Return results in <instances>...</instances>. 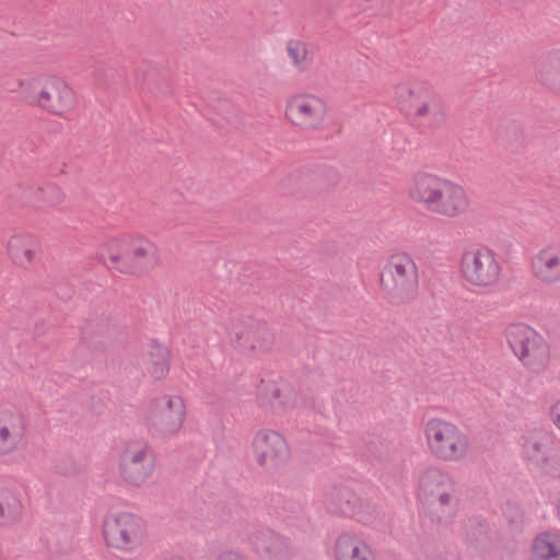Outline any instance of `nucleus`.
Returning a JSON list of instances; mask_svg holds the SVG:
<instances>
[{
	"label": "nucleus",
	"instance_id": "nucleus-6",
	"mask_svg": "<svg viewBox=\"0 0 560 560\" xmlns=\"http://www.w3.org/2000/svg\"><path fill=\"white\" fill-rule=\"evenodd\" d=\"M381 285L393 303H405L418 291V268L408 254L393 255L384 266Z\"/></svg>",
	"mask_w": 560,
	"mask_h": 560
},
{
	"label": "nucleus",
	"instance_id": "nucleus-2",
	"mask_svg": "<svg viewBox=\"0 0 560 560\" xmlns=\"http://www.w3.org/2000/svg\"><path fill=\"white\" fill-rule=\"evenodd\" d=\"M418 495L431 522L447 524L455 516L457 500L454 481L443 469L429 467L420 474Z\"/></svg>",
	"mask_w": 560,
	"mask_h": 560
},
{
	"label": "nucleus",
	"instance_id": "nucleus-10",
	"mask_svg": "<svg viewBox=\"0 0 560 560\" xmlns=\"http://www.w3.org/2000/svg\"><path fill=\"white\" fill-rule=\"evenodd\" d=\"M103 535L108 547L133 551L140 545V518L128 512L109 514L103 522Z\"/></svg>",
	"mask_w": 560,
	"mask_h": 560
},
{
	"label": "nucleus",
	"instance_id": "nucleus-24",
	"mask_svg": "<svg viewBox=\"0 0 560 560\" xmlns=\"http://www.w3.org/2000/svg\"><path fill=\"white\" fill-rule=\"evenodd\" d=\"M285 52L294 68H303L312 65L313 49L311 45L298 38H291L285 43Z\"/></svg>",
	"mask_w": 560,
	"mask_h": 560
},
{
	"label": "nucleus",
	"instance_id": "nucleus-28",
	"mask_svg": "<svg viewBox=\"0 0 560 560\" xmlns=\"http://www.w3.org/2000/svg\"><path fill=\"white\" fill-rule=\"evenodd\" d=\"M63 198V194L61 190L56 186H49L47 187L45 191V199L46 202L50 206H55L59 203Z\"/></svg>",
	"mask_w": 560,
	"mask_h": 560
},
{
	"label": "nucleus",
	"instance_id": "nucleus-4",
	"mask_svg": "<svg viewBox=\"0 0 560 560\" xmlns=\"http://www.w3.org/2000/svg\"><path fill=\"white\" fill-rule=\"evenodd\" d=\"M423 434L429 452L438 459L457 463L468 455V436L451 421L430 418L424 424Z\"/></svg>",
	"mask_w": 560,
	"mask_h": 560
},
{
	"label": "nucleus",
	"instance_id": "nucleus-17",
	"mask_svg": "<svg viewBox=\"0 0 560 560\" xmlns=\"http://www.w3.org/2000/svg\"><path fill=\"white\" fill-rule=\"evenodd\" d=\"M332 553L335 560H377L376 553L361 536L345 532L337 536Z\"/></svg>",
	"mask_w": 560,
	"mask_h": 560
},
{
	"label": "nucleus",
	"instance_id": "nucleus-3",
	"mask_svg": "<svg viewBox=\"0 0 560 560\" xmlns=\"http://www.w3.org/2000/svg\"><path fill=\"white\" fill-rule=\"evenodd\" d=\"M19 93L27 104L62 117L71 113L77 105L73 90L65 81L56 78L37 77L21 80Z\"/></svg>",
	"mask_w": 560,
	"mask_h": 560
},
{
	"label": "nucleus",
	"instance_id": "nucleus-21",
	"mask_svg": "<svg viewBox=\"0 0 560 560\" xmlns=\"http://www.w3.org/2000/svg\"><path fill=\"white\" fill-rule=\"evenodd\" d=\"M533 560H560V533L544 532L532 545Z\"/></svg>",
	"mask_w": 560,
	"mask_h": 560
},
{
	"label": "nucleus",
	"instance_id": "nucleus-31",
	"mask_svg": "<svg viewBox=\"0 0 560 560\" xmlns=\"http://www.w3.org/2000/svg\"><path fill=\"white\" fill-rule=\"evenodd\" d=\"M546 63L549 67L560 70V48H555L546 52Z\"/></svg>",
	"mask_w": 560,
	"mask_h": 560
},
{
	"label": "nucleus",
	"instance_id": "nucleus-26",
	"mask_svg": "<svg viewBox=\"0 0 560 560\" xmlns=\"http://www.w3.org/2000/svg\"><path fill=\"white\" fill-rule=\"evenodd\" d=\"M270 404L273 408H289L294 406V395L290 388L280 389L272 385L270 387Z\"/></svg>",
	"mask_w": 560,
	"mask_h": 560
},
{
	"label": "nucleus",
	"instance_id": "nucleus-30",
	"mask_svg": "<svg viewBox=\"0 0 560 560\" xmlns=\"http://www.w3.org/2000/svg\"><path fill=\"white\" fill-rule=\"evenodd\" d=\"M540 80L553 90H560V72H541Z\"/></svg>",
	"mask_w": 560,
	"mask_h": 560
},
{
	"label": "nucleus",
	"instance_id": "nucleus-32",
	"mask_svg": "<svg viewBox=\"0 0 560 560\" xmlns=\"http://www.w3.org/2000/svg\"><path fill=\"white\" fill-rule=\"evenodd\" d=\"M217 560H248L245 556L242 553L235 552V551H223L219 555Z\"/></svg>",
	"mask_w": 560,
	"mask_h": 560
},
{
	"label": "nucleus",
	"instance_id": "nucleus-19",
	"mask_svg": "<svg viewBox=\"0 0 560 560\" xmlns=\"http://www.w3.org/2000/svg\"><path fill=\"white\" fill-rule=\"evenodd\" d=\"M25 435L24 419L19 413L0 412V455L13 453Z\"/></svg>",
	"mask_w": 560,
	"mask_h": 560
},
{
	"label": "nucleus",
	"instance_id": "nucleus-1",
	"mask_svg": "<svg viewBox=\"0 0 560 560\" xmlns=\"http://www.w3.org/2000/svg\"><path fill=\"white\" fill-rule=\"evenodd\" d=\"M409 197L427 210L446 218L460 217L469 207L463 186L427 173L415 176L409 187Z\"/></svg>",
	"mask_w": 560,
	"mask_h": 560
},
{
	"label": "nucleus",
	"instance_id": "nucleus-16",
	"mask_svg": "<svg viewBox=\"0 0 560 560\" xmlns=\"http://www.w3.org/2000/svg\"><path fill=\"white\" fill-rule=\"evenodd\" d=\"M140 248L131 250L124 241L113 240L103 245L98 252V258L108 267L121 273H133L137 270Z\"/></svg>",
	"mask_w": 560,
	"mask_h": 560
},
{
	"label": "nucleus",
	"instance_id": "nucleus-22",
	"mask_svg": "<svg viewBox=\"0 0 560 560\" xmlns=\"http://www.w3.org/2000/svg\"><path fill=\"white\" fill-rule=\"evenodd\" d=\"M119 469L122 478L131 483L138 485L140 479V444L137 441L130 442L122 451L119 460Z\"/></svg>",
	"mask_w": 560,
	"mask_h": 560
},
{
	"label": "nucleus",
	"instance_id": "nucleus-13",
	"mask_svg": "<svg viewBox=\"0 0 560 560\" xmlns=\"http://www.w3.org/2000/svg\"><path fill=\"white\" fill-rule=\"evenodd\" d=\"M253 452L257 463L267 469L281 466L290 456L284 438L279 432L269 429L256 432L253 439Z\"/></svg>",
	"mask_w": 560,
	"mask_h": 560
},
{
	"label": "nucleus",
	"instance_id": "nucleus-15",
	"mask_svg": "<svg viewBox=\"0 0 560 560\" xmlns=\"http://www.w3.org/2000/svg\"><path fill=\"white\" fill-rule=\"evenodd\" d=\"M285 113L294 125L305 129H314L323 122L326 105L315 95L300 94L288 102Z\"/></svg>",
	"mask_w": 560,
	"mask_h": 560
},
{
	"label": "nucleus",
	"instance_id": "nucleus-23",
	"mask_svg": "<svg viewBox=\"0 0 560 560\" xmlns=\"http://www.w3.org/2000/svg\"><path fill=\"white\" fill-rule=\"evenodd\" d=\"M147 372L154 380L164 378L170 371V350L152 341L148 350Z\"/></svg>",
	"mask_w": 560,
	"mask_h": 560
},
{
	"label": "nucleus",
	"instance_id": "nucleus-20",
	"mask_svg": "<svg viewBox=\"0 0 560 560\" xmlns=\"http://www.w3.org/2000/svg\"><path fill=\"white\" fill-rule=\"evenodd\" d=\"M40 249L33 235H14L9 241V253L16 265L26 266L35 260Z\"/></svg>",
	"mask_w": 560,
	"mask_h": 560
},
{
	"label": "nucleus",
	"instance_id": "nucleus-18",
	"mask_svg": "<svg viewBox=\"0 0 560 560\" xmlns=\"http://www.w3.org/2000/svg\"><path fill=\"white\" fill-rule=\"evenodd\" d=\"M534 276L546 284L560 281V244L545 246L533 257Z\"/></svg>",
	"mask_w": 560,
	"mask_h": 560
},
{
	"label": "nucleus",
	"instance_id": "nucleus-7",
	"mask_svg": "<svg viewBox=\"0 0 560 560\" xmlns=\"http://www.w3.org/2000/svg\"><path fill=\"white\" fill-rule=\"evenodd\" d=\"M323 504L328 513L371 524L380 514L378 505L370 499L353 492L348 486L338 485L327 488Z\"/></svg>",
	"mask_w": 560,
	"mask_h": 560
},
{
	"label": "nucleus",
	"instance_id": "nucleus-14",
	"mask_svg": "<svg viewBox=\"0 0 560 560\" xmlns=\"http://www.w3.org/2000/svg\"><path fill=\"white\" fill-rule=\"evenodd\" d=\"M247 544L260 560H291L293 557L290 540L267 527L249 533Z\"/></svg>",
	"mask_w": 560,
	"mask_h": 560
},
{
	"label": "nucleus",
	"instance_id": "nucleus-33",
	"mask_svg": "<svg viewBox=\"0 0 560 560\" xmlns=\"http://www.w3.org/2000/svg\"><path fill=\"white\" fill-rule=\"evenodd\" d=\"M551 419L555 425L560 430V401L556 402L551 408Z\"/></svg>",
	"mask_w": 560,
	"mask_h": 560
},
{
	"label": "nucleus",
	"instance_id": "nucleus-9",
	"mask_svg": "<svg viewBox=\"0 0 560 560\" xmlns=\"http://www.w3.org/2000/svg\"><path fill=\"white\" fill-rule=\"evenodd\" d=\"M396 94L402 110L417 117H428L430 127L434 128L444 122V109L429 86L422 83L404 84L397 88Z\"/></svg>",
	"mask_w": 560,
	"mask_h": 560
},
{
	"label": "nucleus",
	"instance_id": "nucleus-12",
	"mask_svg": "<svg viewBox=\"0 0 560 560\" xmlns=\"http://www.w3.org/2000/svg\"><path fill=\"white\" fill-rule=\"evenodd\" d=\"M525 457L542 471L560 476V454L552 447L550 435L542 430H534L523 436Z\"/></svg>",
	"mask_w": 560,
	"mask_h": 560
},
{
	"label": "nucleus",
	"instance_id": "nucleus-25",
	"mask_svg": "<svg viewBox=\"0 0 560 560\" xmlns=\"http://www.w3.org/2000/svg\"><path fill=\"white\" fill-rule=\"evenodd\" d=\"M22 504L18 497L10 490L0 491V525H8L18 520Z\"/></svg>",
	"mask_w": 560,
	"mask_h": 560
},
{
	"label": "nucleus",
	"instance_id": "nucleus-11",
	"mask_svg": "<svg viewBox=\"0 0 560 560\" xmlns=\"http://www.w3.org/2000/svg\"><path fill=\"white\" fill-rule=\"evenodd\" d=\"M460 270L470 284L489 287L499 280L501 267L494 253L482 247L469 249L463 254Z\"/></svg>",
	"mask_w": 560,
	"mask_h": 560
},
{
	"label": "nucleus",
	"instance_id": "nucleus-29",
	"mask_svg": "<svg viewBox=\"0 0 560 560\" xmlns=\"http://www.w3.org/2000/svg\"><path fill=\"white\" fill-rule=\"evenodd\" d=\"M142 475H149L153 471V468L155 466V459L152 452H149L144 448H142Z\"/></svg>",
	"mask_w": 560,
	"mask_h": 560
},
{
	"label": "nucleus",
	"instance_id": "nucleus-5",
	"mask_svg": "<svg viewBox=\"0 0 560 560\" xmlns=\"http://www.w3.org/2000/svg\"><path fill=\"white\" fill-rule=\"evenodd\" d=\"M186 419V405L179 395L160 394L149 399L145 410V427L150 435L170 439L176 435Z\"/></svg>",
	"mask_w": 560,
	"mask_h": 560
},
{
	"label": "nucleus",
	"instance_id": "nucleus-8",
	"mask_svg": "<svg viewBox=\"0 0 560 560\" xmlns=\"http://www.w3.org/2000/svg\"><path fill=\"white\" fill-rule=\"evenodd\" d=\"M506 341L525 366L539 372L548 363L549 349L544 338L528 325L516 323L505 330Z\"/></svg>",
	"mask_w": 560,
	"mask_h": 560
},
{
	"label": "nucleus",
	"instance_id": "nucleus-27",
	"mask_svg": "<svg viewBox=\"0 0 560 560\" xmlns=\"http://www.w3.org/2000/svg\"><path fill=\"white\" fill-rule=\"evenodd\" d=\"M142 258H145L142 262V267L145 268H154L160 262L159 252L151 243H147V246L142 245Z\"/></svg>",
	"mask_w": 560,
	"mask_h": 560
}]
</instances>
